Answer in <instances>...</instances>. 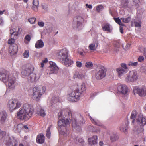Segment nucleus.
Segmentation results:
<instances>
[{
    "instance_id": "nucleus-8",
    "label": "nucleus",
    "mask_w": 146,
    "mask_h": 146,
    "mask_svg": "<svg viewBox=\"0 0 146 146\" xmlns=\"http://www.w3.org/2000/svg\"><path fill=\"white\" fill-rule=\"evenodd\" d=\"M34 70L33 67L31 65L26 66H24L21 69V73L23 77L28 76L31 72Z\"/></svg>"
},
{
    "instance_id": "nucleus-51",
    "label": "nucleus",
    "mask_w": 146,
    "mask_h": 146,
    "mask_svg": "<svg viewBox=\"0 0 146 146\" xmlns=\"http://www.w3.org/2000/svg\"><path fill=\"white\" fill-rule=\"evenodd\" d=\"M141 23L140 21H134L135 25V27H138L141 26Z\"/></svg>"
},
{
    "instance_id": "nucleus-32",
    "label": "nucleus",
    "mask_w": 146,
    "mask_h": 146,
    "mask_svg": "<svg viewBox=\"0 0 146 146\" xmlns=\"http://www.w3.org/2000/svg\"><path fill=\"white\" fill-rule=\"evenodd\" d=\"M84 77V75L81 73L78 72H76L74 74L73 78H78L79 79H82Z\"/></svg>"
},
{
    "instance_id": "nucleus-62",
    "label": "nucleus",
    "mask_w": 146,
    "mask_h": 146,
    "mask_svg": "<svg viewBox=\"0 0 146 146\" xmlns=\"http://www.w3.org/2000/svg\"><path fill=\"white\" fill-rule=\"evenodd\" d=\"M131 46V44H126V48L128 49H129L130 46Z\"/></svg>"
},
{
    "instance_id": "nucleus-42",
    "label": "nucleus",
    "mask_w": 146,
    "mask_h": 146,
    "mask_svg": "<svg viewBox=\"0 0 146 146\" xmlns=\"http://www.w3.org/2000/svg\"><path fill=\"white\" fill-rule=\"evenodd\" d=\"M50 127H49L47 129V131L46 132V136L47 137L50 139V137L51 132L50 131Z\"/></svg>"
},
{
    "instance_id": "nucleus-58",
    "label": "nucleus",
    "mask_w": 146,
    "mask_h": 146,
    "mask_svg": "<svg viewBox=\"0 0 146 146\" xmlns=\"http://www.w3.org/2000/svg\"><path fill=\"white\" fill-rule=\"evenodd\" d=\"M119 45L118 44L116 46H115V50L116 51H118L119 49Z\"/></svg>"
},
{
    "instance_id": "nucleus-53",
    "label": "nucleus",
    "mask_w": 146,
    "mask_h": 146,
    "mask_svg": "<svg viewBox=\"0 0 146 146\" xmlns=\"http://www.w3.org/2000/svg\"><path fill=\"white\" fill-rule=\"evenodd\" d=\"M76 66L79 68H80L82 66V63L79 61H77L76 62Z\"/></svg>"
},
{
    "instance_id": "nucleus-36",
    "label": "nucleus",
    "mask_w": 146,
    "mask_h": 146,
    "mask_svg": "<svg viewBox=\"0 0 146 146\" xmlns=\"http://www.w3.org/2000/svg\"><path fill=\"white\" fill-rule=\"evenodd\" d=\"M122 21L124 23H129L131 20V17L129 16L127 18H121Z\"/></svg>"
},
{
    "instance_id": "nucleus-24",
    "label": "nucleus",
    "mask_w": 146,
    "mask_h": 146,
    "mask_svg": "<svg viewBox=\"0 0 146 146\" xmlns=\"http://www.w3.org/2000/svg\"><path fill=\"white\" fill-rule=\"evenodd\" d=\"M97 136L96 135H94L91 138H89L88 139L89 143L91 145L97 144Z\"/></svg>"
},
{
    "instance_id": "nucleus-23",
    "label": "nucleus",
    "mask_w": 146,
    "mask_h": 146,
    "mask_svg": "<svg viewBox=\"0 0 146 146\" xmlns=\"http://www.w3.org/2000/svg\"><path fill=\"white\" fill-rule=\"evenodd\" d=\"M33 5L32 9L35 11H37L38 10V7L39 5L38 0H33Z\"/></svg>"
},
{
    "instance_id": "nucleus-22",
    "label": "nucleus",
    "mask_w": 146,
    "mask_h": 146,
    "mask_svg": "<svg viewBox=\"0 0 146 146\" xmlns=\"http://www.w3.org/2000/svg\"><path fill=\"white\" fill-rule=\"evenodd\" d=\"M45 140V137L43 134H39L37 137L36 141L37 143L42 144L44 143Z\"/></svg>"
},
{
    "instance_id": "nucleus-54",
    "label": "nucleus",
    "mask_w": 146,
    "mask_h": 146,
    "mask_svg": "<svg viewBox=\"0 0 146 146\" xmlns=\"http://www.w3.org/2000/svg\"><path fill=\"white\" fill-rule=\"evenodd\" d=\"M38 25L40 27H43L44 26V23L43 22H38Z\"/></svg>"
},
{
    "instance_id": "nucleus-46",
    "label": "nucleus",
    "mask_w": 146,
    "mask_h": 146,
    "mask_svg": "<svg viewBox=\"0 0 146 146\" xmlns=\"http://www.w3.org/2000/svg\"><path fill=\"white\" fill-rule=\"evenodd\" d=\"M103 8V6L101 5H99L96 7V10L98 12H100Z\"/></svg>"
},
{
    "instance_id": "nucleus-48",
    "label": "nucleus",
    "mask_w": 146,
    "mask_h": 146,
    "mask_svg": "<svg viewBox=\"0 0 146 146\" xmlns=\"http://www.w3.org/2000/svg\"><path fill=\"white\" fill-rule=\"evenodd\" d=\"M76 140L78 143H82L84 142V141L82 138L77 137L76 138Z\"/></svg>"
},
{
    "instance_id": "nucleus-34",
    "label": "nucleus",
    "mask_w": 146,
    "mask_h": 146,
    "mask_svg": "<svg viewBox=\"0 0 146 146\" xmlns=\"http://www.w3.org/2000/svg\"><path fill=\"white\" fill-rule=\"evenodd\" d=\"M119 138L116 134H113L110 136V139L112 142L116 141L118 140Z\"/></svg>"
},
{
    "instance_id": "nucleus-29",
    "label": "nucleus",
    "mask_w": 146,
    "mask_h": 146,
    "mask_svg": "<svg viewBox=\"0 0 146 146\" xmlns=\"http://www.w3.org/2000/svg\"><path fill=\"white\" fill-rule=\"evenodd\" d=\"M133 0H126L124 3V6L129 8H131L133 6Z\"/></svg>"
},
{
    "instance_id": "nucleus-59",
    "label": "nucleus",
    "mask_w": 146,
    "mask_h": 146,
    "mask_svg": "<svg viewBox=\"0 0 146 146\" xmlns=\"http://www.w3.org/2000/svg\"><path fill=\"white\" fill-rule=\"evenodd\" d=\"M86 6L87 7L90 9L92 8V6L90 5H88V4H86Z\"/></svg>"
},
{
    "instance_id": "nucleus-27",
    "label": "nucleus",
    "mask_w": 146,
    "mask_h": 146,
    "mask_svg": "<svg viewBox=\"0 0 146 146\" xmlns=\"http://www.w3.org/2000/svg\"><path fill=\"white\" fill-rule=\"evenodd\" d=\"M44 46V42L42 40H38L35 45V47L36 48H42Z\"/></svg>"
},
{
    "instance_id": "nucleus-26",
    "label": "nucleus",
    "mask_w": 146,
    "mask_h": 146,
    "mask_svg": "<svg viewBox=\"0 0 146 146\" xmlns=\"http://www.w3.org/2000/svg\"><path fill=\"white\" fill-rule=\"evenodd\" d=\"M7 114L5 112L0 113V122L2 123L4 122L6 119Z\"/></svg>"
},
{
    "instance_id": "nucleus-16",
    "label": "nucleus",
    "mask_w": 146,
    "mask_h": 146,
    "mask_svg": "<svg viewBox=\"0 0 146 146\" xmlns=\"http://www.w3.org/2000/svg\"><path fill=\"white\" fill-rule=\"evenodd\" d=\"M117 89L118 91L123 94H126L127 92L128 88L125 85H119Z\"/></svg>"
},
{
    "instance_id": "nucleus-3",
    "label": "nucleus",
    "mask_w": 146,
    "mask_h": 146,
    "mask_svg": "<svg viewBox=\"0 0 146 146\" xmlns=\"http://www.w3.org/2000/svg\"><path fill=\"white\" fill-rule=\"evenodd\" d=\"M0 79L4 83L8 82V86L9 88L13 89L15 88L16 78L8 71L4 70L1 72Z\"/></svg>"
},
{
    "instance_id": "nucleus-12",
    "label": "nucleus",
    "mask_w": 146,
    "mask_h": 146,
    "mask_svg": "<svg viewBox=\"0 0 146 146\" xmlns=\"http://www.w3.org/2000/svg\"><path fill=\"white\" fill-rule=\"evenodd\" d=\"M136 121L140 126L143 127L146 125V117L141 114L139 115Z\"/></svg>"
},
{
    "instance_id": "nucleus-31",
    "label": "nucleus",
    "mask_w": 146,
    "mask_h": 146,
    "mask_svg": "<svg viewBox=\"0 0 146 146\" xmlns=\"http://www.w3.org/2000/svg\"><path fill=\"white\" fill-rule=\"evenodd\" d=\"M117 70L118 74V76L119 77H121L125 74L127 72V71L125 69H123L121 68L117 69Z\"/></svg>"
},
{
    "instance_id": "nucleus-25",
    "label": "nucleus",
    "mask_w": 146,
    "mask_h": 146,
    "mask_svg": "<svg viewBox=\"0 0 146 146\" xmlns=\"http://www.w3.org/2000/svg\"><path fill=\"white\" fill-rule=\"evenodd\" d=\"M129 123L127 121V123L122 125L120 127V129L121 131L126 133L127 132L128 128Z\"/></svg>"
},
{
    "instance_id": "nucleus-45",
    "label": "nucleus",
    "mask_w": 146,
    "mask_h": 146,
    "mask_svg": "<svg viewBox=\"0 0 146 146\" xmlns=\"http://www.w3.org/2000/svg\"><path fill=\"white\" fill-rule=\"evenodd\" d=\"M29 51L28 50H26L23 54L24 58H27L29 57Z\"/></svg>"
},
{
    "instance_id": "nucleus-60",
    "label": "nucleus",
    "mask_w": 146,
    "mask_h": 146,
    "mask_svg": "<svg viewBox=\"0 0 146 146\" xmlns=\"http://www.w3.org/2000/svg\"><path fill=\"white\" fill-rule=\"evenodd\" d=\"M143 54L146 58V47L145 48L143 49Z\"/></svg>"
},
{
    "instance_id": "nucleus-6",
    "label": "nucleus",
    "mask_w": 146,
    "mask_h": 146,
    "mask_svg": "<svg viewBox=\"0 0 146 146\" xmlns=\"http://www.w3.org/2000/svg\"><path fill=\"white\" fill-rule=\"evenodd\" d=\"M81 96L77 91L75 90L70 92L67 96V99L69 101L76 102L80 99Z\"/></svg>"
},
{
    "instance_id": "nucleus-19",
    "label": "nucleus",
    "mask_w": 146,
    "mask_h": 146,
    "mask_svg": "<svg viewBox=\"0 0 146 146\" xmlns=\"http://www.w3.org/2000/svg\"><path fill=\"white\" fill-rule=\"evenodd\" d=\"M102 29L104 31H107L110 33L112 32V26L110 24L106 23L104 25H102Z\"/></svg>"
},
{
    "instance_id": "nucleus-50",
    "label": "nucleus",
    "mask_w": 146,
    "mask_h": 146,
    "mask_svg": "<svg viewBox=\"0 0 146 146\" xmlns=\"http://www.w3.org/2000/svg\"><path fill=\"white\" fill-rule=\"evenodd\" d=\"M114 19L115 21V22L119 25L120 23H121V19H120L119 18H114Z\"/></svg>"
},
{
    "instance_id": "nucleus-14",
    "label": "nucleus",
    "mask_w": 146,
    "mask_h": 146,
    "mask_svg": "<svg viewBox=\"0 0 146 146\" xmlns=\"http://www.w3.org/2000/svg\"><path fill=\"white\" fill-rule=\"evenodd\" d=\"M33 72H31L27 76V79L28 81L32 82H36L38 79V77L36 75V74Z\"/></svg>"
},
{
    "instance_id": "nucleus-44",
    "label": "nucleus",
    "mask_w": 146,
    "mask_h": 146,
    "mask_svg": "<svg viewBox=\"0 0 146 146\" xmlns=\"http://www.w3.org/2000/svg\"><path fill=\"white\" fill-rule=\"evenodd\" d=\"M93 65V64L91 62H87L85 64V66L87 68H91L92 66Z\"/></svg>"
},
{
    "instance_id": "nucleus-43",
    "label": "nucleus",
    "mask_w": 146,
    "mask_h": 146,
    "mask_svg": "<svg viewBox=\"0 0 146 146\" xmlns=\"http://www.w3.org/2000/svg\"><path fill=\"white\" fill-rule=\"evenodd\" d=\"M36 18L34 17H32L29 19H28V21L30 23L33 24H34L36 21Z\"/></svg>"
},
{
    "instance_id": "nucleus-10",
    "label": "nucleus",
    "mask_w": 146,
    "mask_h": 146,
    "mask_svg": "<svg viewBox=\"0 0 146 146\" xmlns=\"http://www.w3.org/2000/svg\"><path fill=\"white\" fill-rule=\"evenodd\" d=\"M104 66H101L100 69L95 73V77L97 80H100L104 78L106 76V72Z\"/></svg>"
},
{
    "instance_id": "nucleus-2",
    "label": "nucleus",
    "mask_w": 146,
    "mask_h": 146,
    "mask_svg": "<svg viewBox=\"0 0 146 146\" xmlns=\"http://www.w3.org/2000/svg\"><path fill=\"white\" fill-rule=\"evenodd\" d=\"M33 112V106L30 104L25 103L17 111V117L22 121H27L32 117Z\"/></svg>"
},
{
    "instance_id": "nucleus-30",
    "label": "nucleus",
    "mask_w": 146,
    "mask_h": 146,
    "mask_svg": "<svg viewBox=\"0 0 146 146\" xmlns=\"http://www.w3.org/2000/svg\"><path fill=\"white\" fill-rule=\"evenodd\" d=\"M36 113L38 114L42 117H44L46 115L44 110L41 107H39L37 109Z\"/></svg>"
},
{
    "instance_id": "nucleus-35",
    "label": "nucleus",
    "mask_w": 146,
    "mask_h": 146,
    "mask_svg": "<svg viewBox=\"0 0 146 146\" xmlns=\"http://www.w3.org/2000/svg\"><path fill=\"white\" fill-rule=\"evenodd\" d=\"M16 28H14L12 29V30H13V31H14V32L15 34H14V36H15L16 37L17 36L18 34L21 33V29L20 27H19L18 28L17 31H16Z\"/></svg>"
},
{
    "instance_id": "nucleus-55",
    "label": "nucleus",
    "mask_w": 146,
    "mask_h": 146,
    "mask_svg": "<svg viewBox=\"0 0 146 146\" xmlns=\"http://www.w3.org/2000/svg\"><path fill=\"white\" fill-rule=\"evenodd\" d=\"M21 125L19 124L17 125L16 129L18 131H19L21 130Z\"/></svg>"
},
{
    "instance_id": "nucleus-11",
    "label": "nucleus",
    "mask_w": 146,
    "mask_h": 146,
    "mask_svg": "<svg viewBox=\"0 0 146 146\" xmlns=\"http://www.w3.org/2000/svg\"><path fill=\"white\" fill-rule=\"evenodd\" d=\"M86 89L85 84L84 83H82L77 85V88L75 90L77 91L80 93V95L81 96L85 94Z\"/></svg>"
},
{
    "instance_id": "nucleus-33",
    "label": "nucleus",
    "mask_w": 146,
    "mask_h": 146,
    "mask_svg": "<svg viewBox=\"0 0 146 146\" xmlns=\"http://www.w3.org/2000/svg\"><path fill=\"white\" fill-rule=\"evenodd\" d=\"M98 46L97 44H96L95 43H92L90 44L88 46V48L89 50L92 51H94L96 50Z\"/></svg>"
},
{
    "instance_id": "nucleus-63",
    "label": "nucleus",
    "mask_w": 146,
    "mask_h": 146,
    "mask_svg": "<svg viewBox=\"0 0 146 146\" xmlns=\"http://www.w3.org/2000/svg\"><path fill=\"white\" fill-rule=\"evenodd\" d=\"M48 62V59L47 58H45L44 60H42V62L44 63H46Z\"/></svg>"
},
{
    "instance_id": "nucleus-57",
    "label": "nucleus",
    "mask_w": 146,
    "mask_h": 146,
    "mask_svg": "<svg viewBox=\"0 0 146 146\" xmlns=\"http://www.w3.org/2000/svg\"><path fill=\"white\" fill-rule=\"evenodd\" d=\"M10 34L11 35V37H12L14 35V34H15L14 32L13 31V30L12 29H10Z\"/></svg>"
},
{
    "instance_id": "nucleus-37",
    "label": "nucleus",
    "mask_w": 146,
    "mask_h": 146,
    "mask_svg": "<svg viewBox=\"0 0 146 146\" xmlns=\"http://www.w3.org/2000/svg\"><path fill=\"white\" fill-rule=\"evenodd\" d=\"M11 39H9L8 41V44H10V45H14V44H14L15 43V38L14 37H13V36L12 37H11Z\"/></svg>"
},
{
    "instance_id": "nucleus-64",
    "label": "nucleus",
    "mask_w": 146,
    "mask_h": 146,
    "mask_svg": "<svg viewBox=\"0 0 146 146\" xmlns=\"http://www.w3.org/2000/svg\"><path fill=\"white\" fill-rule=\"evenodd\" d=\"M140 129L141 130V134L142 135V136H143V131H144V129L143 128H140Z\"/></svg>"
},
{
    "instance_id": "nucleus-13",
    "label": "nucleus",
    "mask_w": 146,
    "mask_h": 146,
    "mask_svg": "<svg viewBox=\"0 0 146 146\" xmlns=\"http://www.w3.org/2000/svg\"><path fill=\"white\" fill-rule=\"evenodd\" d=\"M58 54L59 58L62 60L68 56V51L64 48L60 50Z\"/></svg>"
},
{
    "instance_id": "nucleus-21",
    "label": "nucleus",
    "mask_w": 146,
    "mask_h": 146,
    "mask_svg": "<svg viewBox=\"0 0 146 146\" xmlns=\"http://www.w3.org/2000/svg\"><path fill=\"white\" fill-rule=\"evenodd\" d=\"M18 143L17 140L15 139H9L6 143L7 146H17Z\"/></svg>"
},
{
    "instance_id": "nucleus-4",
    "label": "nucleus",
    "mask_w": 146,
    "mask_h": 146,
    "mask_svg": "<svg viewBox=\"0 0 146 146\" xmlns=\"http://www.w3.org/2000/svg\"><path fill=\"white\" fill-rule=\"evenodd\" d=\"M21 104L20 102L17 100H11L9 101L7 104V107L11 111L19 108Z\"/></svg>"
},
{
    "instance_id": "nucleus-39",
    "label": "nucleus",
    "mask_w": 146,
    "mask_h": 146,
    "mask_svg": "<svg viewBox=\"0 0 146 146\" xmlns=\"http://www.w3.org/2000/svg\"><path fill=\"white\" fill-rule=\"evenodd\" d=\"M50 64L51 66L50 68H55L56 70H58V67L57 66L54 62L50 61Z\"/></svg>"
},
{
    "instance_id": "nucleus-56",
    "label": "nucleus",
    "mask_w": 146,
    "mask_h": 146,
    "mask_svg": "<svg viewBox=\"0 0 146 146\" xmlns=\"http://www.w3.org/2000/svg\"><path fill=\"white\" fill-rule=\"evenodd\" d=\"M121 66L123 68L125 69H127V68L126 65L125 63L121 64Z\"/></svg>"
},
{
    "instance_id": "nucleus-61",
    "label": "nucleus",
    "mask_w": 146,
    "mask_h": 146,
    "mask_svg": "<svg viewBox=\"0 0 146 146\" xmlns=\"http://www.w3.org/2000/svg\"><path fill=\"white\" fill-rule=\"evenodd\" d=\"M119 30H120V32H121L122 33H123V28L121 27L120 26L119 27Z\"/></svg>"
},
{
    "instance_id": "nucleus-15",
    "label": "nucleus",
    "mask_w": 146,
    "mask_h": 146,
    "mask_svg": "<svg viewBox=\"0 0 146 146\" xmlns=\"http://www.w3.org/2000/svg\"><path fill=\"white\" fill-rule=\"evenodd\" d=\"M9 52L11 55H13L17 54L18 51V46L16 44L14 45H10L9 48Z\"/></svg>"
},
{
    "instance_id": "nucleus-28",
    "label": "nucleus",
    "mask_w": 146,
    "mask_h": 146,
    "mask_svg": "<svg viewBox=\"0 0 146 146\" xmlns=\"http://www.w3.org/2000/svg\"><path fill=\"white\" fill-rule=\"evenodd\" d=\"M137 114V113L135 110H134L132 112L130 117V119L132 120V123H134Z\"/></svg>"
},
{
    "instance_id": "nucleus-1",
    "label": "nucleus",
    "mask_w": 146,
    "mask_h": 146,
    "mask_svg": "<svg viewBox=\"0 0 146 146\" xmlns=\"http://www.w3.org/2000/svg\"><path fill=\"white\" fill-rule=\"evenodd\" d=\"M59 121L58 122V130L64 136H66L69 133V131L66 127L70 124V121L72 122V126L75 127L77 123L76 121V118L72 117V111L70 109L66 108L61 110L58 114Z\"/></svg>"
},
{
    "instance_id": "nucleus-52",
    "label": "nucleus",
    "mask_w": 146,
    "mask_h": 146,
    "mask_svg": "<svg viewBox=\"0 0 146 146\" xmlns=\"http://www.w3.org/2000/svg\"><path fill=\"white\" fill-rule=\"evenodd\" d=\"M92 131L94 132H96V133H99L100 132V130L98 128L93 127L92 129Z\"/></svg>"
},
{
    "instance_id": "nucleus-38",
    "label": "nucleus",
    "mask_w": 146,
    "mask_h": 146,
    "mask_svg": "<svg viewBox=\"0 0 146 146\" xmlns=\"http://www.w3.org/2000/svg\"><path fill=\"white\" fill-rule=\"evenodd\" d=\"M49 69L48 70V71L47 72V73L48 72L49 74H52L53 73H56L57 72V71L58 70H56L55 69V68H49Z\"/></svg>"
},
{
    "instance_id": "nucleus-7",
    "label": "nucleus",
    "mask_w": 146,
    "mask_h": 146,
    "mask_svg": "<svg viewBox=\"0 0 146 146\" xmlns=\"http://www.w3.org/2000/svg\"><path fill=\"white\" fill-rule=\"evenodd\" d=\"M42 95L40 89L38 87H35L33 89L32 98L35 100L38 101Z\"/></svg>"
},
{
    "instance_id": "nucleus-9",
    "label": "nucleus",
    "mask_w": 146,
    "mask_h": 146,
    "mask_svg": "<svg viewBox=\"0 0 146 146\" xmlns=\"http://www.w3.org/2000/svg\"><path fill=\"white\" fill-rule=\"evenodd\" d=\"M133 92L141 96H144L146 95V88L143 87L141 88L137 86L135 87L133 89Z\"/></svg>"
},
{
    "instance_id": "nucleus-20",
    "label": "nucleus",
    "mask_w": 146,
    "mask_h": 146,
    "mask_svg": "<svg viewBox=\"0 0 146 146\" xmlns=\"http://www.w3.org/2000/svg\"><path fill=\"white\" fill-rule=\"evenodd\" d=\"M89 118L93 124L98 126H101L102 127L105 129H106V127L103 125L99 121L92 118L90 116H89Z\"/></svg>"
},
{
    "instance_id": "nucleus-18",
    "label": "nucleus",
    "mask_w": 146,
    "mask_h": 146,
    "mask_svg": "<svg viewBox=\"0 0 146 146\" xmlns=\"http://www.w3.org/2000/svg\"><path fill=\"white\" fill-rule=\"evenodd\" d=\"M62 62L66 66H69L73 63V61L69 56L62 60Z\"/></svg>"
},
{
    "instance_id": "nucleus-40",
    "label": "nucleus",
    "mask_w": 146,
    "mask_h": 146,
    "mask_svg": "<svg viewBox=\"0 0 146 146\" xmlns=\"http://www.w3.org/2000/svg\"><path fill=\"white\" fill-rule=\"evenodd\" d=\"M31 39L30 36L29 35H27L25 37V44H28Z\"/></svg>"
},
{
    "instance_id": "nucleus-5",
    "label": "nucleus",
    "mask_w": 146,
    "mask_h": 146,
    "mask_svg": "<svg viewBox=\"0 0 146 146\" xmlns=\"http://www.w3.org/2000/svg\"><path fill=\"white\" fill-rule=\"evenodd\" d=\"M138 79L137 73L135 70L130 71L125 78V80L129 82H135Z\"/></svg>"
},
{
    "instance_id": "nucleus-47",
    "label": "nucleus",
    "mask_w": 146,
    "mask_h": 146,
    "mask_svg": "<svg viewBox=\"0 0 146 146\" xmlns=\"http://www.w3.org/2000/svg\"><path fill=\"white\" fill-rule=\"evenodd\" d=\"M129 66H136L138 65V62H130L128 64Z\"/></svg>"
},
{
    "instance_id": "nucleus-41",
    "label": "nucleus",
    "mask_w": 146,
    "mask_h": 146,
    "mask_svg": "<svg viewBox=\"0 0 146 146\" xmlns=\"http://www.w3.org/2000/svg\"><path fill=\"white\" fill-rule=\"evenodd\" d=\"M51 101V104L53 105V103L54 104L56 103L59 102V98L58 97H55L52 98Z\"/></svg>"
},
{
    "instance_id": "nucleus-17",
    "label": "nucleus",
    "mask_w": 146,
    "mask_h": 146,
    "mask_svg": "<svg viewBox=\"0 0 146 146\" xmlns=\"http://www.w3.org/2000/svg\"><path fill=\"white\" fill-rule=\"evenodd\" d=\"M75 118H76V121L77 123V125L76 127H74L76 128L77 127H79V124L81 125L85 123V121L83 119V117L80 115L78 114L77 115V117Z\"/></svg>"
},
{
    "instance_id": "nucleus-49",
    "label": "nucleus",
    "mask_w": 146,
    "mask_h": 146,
    "mask_svg": "<svg viewBox=\"0 0 146 146\" xmlns=\"http://www.w3.org/2000/svg\"><path fill=\"white\" fill-rule=\"evenodd\" d=\"M144 57L142 56H140L138 58V61L139 62H141L144 60Z\"/></svg>"
}]
</instances>
